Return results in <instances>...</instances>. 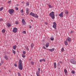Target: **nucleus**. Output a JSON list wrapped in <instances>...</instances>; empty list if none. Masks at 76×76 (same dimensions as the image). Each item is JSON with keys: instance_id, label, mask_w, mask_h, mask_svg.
I'll return each instance as SVG.
<instances>
[{"instance_id": "f257e3e1", "label": "nucleus", "mask_w": 76, "mask_h": 76, "mask_svg": "<svg viewBox=\"0 0 76 76\" xmlns=\"http://www.w3.org/2000/svg\"><path fill=\"white\" fill-rule=\"evenodd\" d=\"M18 69H20V70H22L23 69V67L22 65V61L21 60H19V64L18 65Z\"/></svg>"}, {"instance_id": "f03ea898", "label": "nucleus", "mask_w": 76, "mask_h": 76, "mask_svg": "<svg viewBox=\"0 0 76 76\" xmlns=\"http://www.w3.org/2000/svg\"><path fill=\"white\" fill-rule=\"evenodd\" d=\"M49 16L51 17L52 19H54L55 18V15H54V12H52L49 14Z\"/></svg>"}, {"instance_id": "7ed1b4c3", "label": "nucleus", "mask_w": 76, "mask_h": 76, "mask_svg": "<svg viewBox=\"0 0 76 76\" xmlns=\"http://www.w3.org/2000/svg\"><path fill=\"white\" fill-rule=\"evenodd\" d=\"M70 62L72 64H76V61H75V59L72 58L70 60Z\"/></svg>"}, {"instance_id": "20e7f679", "label": "nucleus", "mask_w": 76, "mask_h": 76, "mask_svg": "<svg viewBox=\"0 0 76 76\" xmlns=\"http://www.w3.org/2000/svg\"><path fill=\"white\" fill-rule=\"evenodd\" d=\"M14 10L13 9H10L8 10V12L10 14H12L14 13Z\"/></svg>"}, {"instance_id": "39448f33", "label": "nucleus", "mask_w": 76, "mask_h": 76, "mask_svg": "<svg viewBox=\"0 0 76 76\" xmlns=\"http://www.w3.org/2000/svg\"><path fill=\"white\" fill-rule=\"evenodd\" d=\"M12 32L14 33H16L18 32V29L16 28H14L12 30Z\"/></svg>"}, {"instance_id": "423d86ee", "label": "nucleus", "mask_w": 76, "mask_h": 76, "mask_svg": "<svg viewBox=\"0 0 76 76\" xmlns=\"http://www.w3.org/2000/svg\"><path fill=\"white\" fill-rule=\"evenodd\" d=\"M54 25H53V28H54L55 29H56L57 27V24L55 22H53Z\"/></svg>"}, {"instance_id": "0eeeda50", "label": "nucleus", "mask_w": 76, "mask_h": 76, "mask_svg": "<svg viewBox=\"0 0 76 76\" xmlns=\"http://www.w3.org/2000/svg\"><path fill=\"white\" fill-rule=\"evenodd\" d=\"M22 23L23 25H24L26 24V22H25V21L24 20V19H22Z\"/></svg>"}, {"instance_id": "6e6552de", "label": "nucleus", "mask_w": 76, "mask_h": 76, "mask_svg": "<svg viewBox=\"0 0 76 76\" xmlns=\"http://www.w3.org/2000/svg\"><path fill=\"white\" fill-rule=\"evenodd\" d=\"M54 50H55V49H54V48H53L52 49H48V50L50 51H51V52H53V51H54Z\"/></svg>"}, {"instance_id": "1a4fd4ad", "label": "nucleus", "mask_w": 76, "mask_h": 76, "mask_svg": "<svg viewBox=\"0 0 76 76\" xmlns=\"http://www.w3.org/2000/svg\"><path fill=\"white\" fill-rule=\"evenodd\" d=\"M63 12H61L60 14L59 15V16L61 17V18H63Z\"/></svg>"}, {"instance_id": "9d476101", "label": "nucleus", "mask_w": 76, "mask_h": 76, "mask_svg": "<svg viewBox=\"0 0 76 76\" xmlns=\"http://www.w3.org/2000/svg\"><path fill=\"white\" fill-rule=\"evenodd\" d=\"M65 14L66 15H69V11L67 10H65Z\"/></svg>"}, {"instance_id": "9b49d317", "label": "nucleus", "mask_w": 76, "mask_h": 76, "mask_svg": "<svg viewBox=\"0 0 76 76\" xmlns=\"http://www.w3.org/2000/svg\"><path fill=\"white\" fill-rule=\"evenodd\" d=\"M29 9L28 8H26V12L27 14V15H28L29 14Z\"/></svg>"}, {"instance_id": "f8f14e48", "label": "nucleus", "mask_w": 76, "mask_h": 76, "mask_svg": "<svg viewBox=\"0 0 76 76\" xmlns=\"http://www.w3.org/2000/svg\"><path fill=\"white\" fill-rule=\"evenodd\" d=\"M33 17H34V18H38V15L37 14H34V16H33Z\"/></svg>"}, {"instance_id": "ddd939ff", "label": "nucleus", "mask_w": 76, "mask_h": 76, "mask_svg": "<svg viewBox=\"0 0 76 76\" xmlns=\"http://www.w3.org/2000/svg\"><path fill=\"white\" fill-rule=\"evenodd\" d=\"M49 46V43H46L45 45L46 47V48H47Z\"/></svg>"}, {"instance_id": "4468645a", "label": "nucleus", "mask_w": 76, "mask_h": 76, "mask_svg": "<svg viewBox=\"0 0 76 76\" xmlns=\"http://www.w3.org/2000/svg\"><path fill=\"white\" fill-rule=\"evenodd\" d=\"M67 39L68 41H69V42H70V41H71V38L69 37H68Z\"/></svg>"}, {"instance_id": "2eb2a0df", "label": "nucleus", "mask_w": 76, "mask_h": 76, "mask_svg": "<svg viewBox=\"0 0 76 76\" xmlns=\"http://www.w3.org/2000/svg\"><path fill=\"white\" fill-rule=\"evenodd\" d=\"M42 61H45V59H40L39 60L40 62H42Z\"/></svg>"}, {"instance_id": "dca6fc26", "label": "nucleus", "mask_w": 76, "mask_h": 76, "mask_svg": "<svg viewBox=\"0 0 76 76\" xmlns=\"http://www.w3.org/2000/svg\"><path fill=\"white\" fill-rule=\"evenodd\" d=\"M30 15L32 16L33 17H34V13H33L32 12H31L30 14Z\"/></svg>"}, {"instance_id": "f3484780", "label": "nucleus", "mask_w": 76, "mask_h": 76, "mask_svg": "<svg viewBox=\"0 0 76 76\" xmlns=\"http://www.w3.org/2000/svg\"><path fill=\"white\" fill-rule=\"evenodd\" d=\"M16 47H17V46L15 45V46H13L12 47V48L14 50H16Z\"/></svg>"}, {"instance_id": "a211bd4d", "label": "nucleus", "mask_w": 76, "mask_h": 76, "mask_svg": "<svg viewBox=\"0 0 76 76\" xmlns=\"http://www.w3.org/2000/svg\"><path fill=\"white\" fill-rule=\"evenodd\" d=\"M36 73L37 76H39V74L40 73V72H37Z\"/></svg>"}, {"instance_id": "6ab92c4d", "label": "nucleus", "mask_w": 76, "mask_h": 76, "mask_svg": "<svg viewBox=\"0 0 76 76\" xmlns=\"http://www.w3.org/2000/svg\"><path fill=\"white\" fill-rule=\"evenodd\" d=\"M7 25L8 27H10V26H11V25H10L9 23H7Z\"/></svg>"}, {"instance_id": "aec40b11", "label": "nucleus", "mask_w": 76, "mask_h": 76, "mask_svg": "<svg viewBox=\"0 0 76 76\" xmlns=\"http://www.w3.org/2000/svg\"><path fill=\"white\" fill-rule=\"evenodd\" d=\"M64 43L65 45H68V43H67V41H65L64 42Z\"/></svg>"}, {"instance_id": "412c9836", "label": "nucleus", "mask_w": 76, "mask_h": 76, "mask_svg": "<svg viewBox=\"0 0 76 76\" xmlns=\"http://www.w3.org/2000/svg\"><path fill=\"white\" fill-rule=\"evenodd\" d=\"M54 68H56V62H54Z\"/></svg>"}, {"instance_id": "4be33fe9", "label": "nucleus", "mask_w": 76, "mask_h": 76, "mask_svg": "<svg viewBox=\"0 0 76 76\" xmlns=\"http://www.w3.org/2000/svg\"><path fill=\"white\" fill-rule=\"evenodd\" d=\"M20 12L21 13V15H23V9L21 10L20 11Z\"/></svg>"}, {"instance_id": "5701e85b", "label": "nucleus", "mask_w": 76, "mask_h": 76, "mask_svg": "<svg viewBox=\"0 0 76 76\" xmlns=\"http://www.w3.org/2000/svg\"><path fill=\"white\" fill-rule=\"evenodd\" d=\"M2 33H5V32H6V30L3 29L2 31Z\"/></svg>"}, {"instance_id": "b1692460", "label": "nucleus", "mask_w": 76, "mask_h": 76, "mask_svg": "<svg viewBox=\"0 0 76 76\" xmlns=\"http://www.w3.org/2000/svg\"><path fill=\"white\" fill-rule=\"evenodd\" d=\"M34 44H33V43H31V47L32 48L34 47Z\"/></svg>"}, {"instance_id": "393cba45", "label": "nucleus", "mask_w": 76, "mask_h": 76, "mask_svg": "<svg viewBox=\"0 0 76 76\" xmlns=\"http://www.w3.org/2000/svg\"><path fill=\"white\" fill-rule=\"evenodd\" d=\"M4 58L6 60H8V57L7 56H5Z\"/></svg>"}, {"instance_id": "a878e982", "label": "nucleus", "mask_w": 76, "mask_h": 76, "mask_svg": "<svg viewBox=\"0 0 76 76\" xmlns=\"http://www.w3.org/2000/svg\"><path fill=\"white\" fill-rule=\"evenodd\" d=\"M64 73L65 74L67 73V70L66 69H64Z\"/></svg>"}, {"instance_id": "bb28decb", "label": "nucleus", "mask_w": 76, "mask_h": 76, "mask_svg": "<svg viewBox=\"0 0 76 76\" xmlns=\"http://www.w3.org/2000/svg\"><path fill=\"white\" fill-rule=\"evenodd\" d=\"M50 40L51 41H53L54 40V37H51L50 38Z\"/></svg>"}, {"instance_id": "cd10ccee", "label": "nucleus", "mask_w": 76, "mask_h": 76, "mask_svg": "<svg viewBox=\"0 0 76 76\" xmlns=\"http://www.w3.org/2000/svg\"><path fill=\"white\" fill-rule=\"evenodd\" d=\"M25 55V54H22V57L24 58H25V57H26V56Z\"/></svg>"}, {"instance_id": "c85d7f7f", "label": "nucleus", "mask_w": 76, "mask_h": 76, "mask_svg": "<svg viewBox=\"0 0 76 76\" xmlns=\"http://www.w3.org/2000/svg\"><path fill=\"white\" fill-rule=\"evenodd\" d=\"M48 6L49 8H53L52 6H51L50 5H48Z\"/></svg>"}, {"instance_id": "c756f323", "label": "nucleus", "mask_w": 76, "mask_h": 76, "mask_svg": "<svg viewBox=\"0 0 76 76\" xmlns=\"http://www.w3.org/2000/svg\"><path fill=\"white\" fill-rule=\"evenodd\" d=\"M3 10V7H2L1 8H0V11H1Z\"/></svg>"}, {"instance_id": "7c9ffc66", "label": "nucleus", "mask_w": 76, "mask_h": 76, "mask_svg": "<svg viewBox=\"0 0 76 76\" xmlns=\"http://www.w3.org/2000/svg\"><path fill=\"white\" fill-rule=\"evenodd\" d=\"M64 48H62L61 50V51L62 52H63V51H64Z\"/></svg>"}, {"instance_id": "2f4dec72", "label": "nucleus", "mask_w": 76, "mask_h": 76, "mask_svg": "<svg viewBox=\"0 0 76 76\" xmlns=\"http://www.w3.org/2000/svg\"><path fill=\"white\" fill-rule=\"evenodd\" d=\"M31 63L32 65H34V63L33 62H31Z\"/></svg>"}, {"instance_id": "473e14b6", "label": "nucleus", "mask_w": 76, "mask_h": 76, "mask_svg": "<svg viewBox=\"0 0 76 76\" xmlns=\"http://www.w3.org/2000/svg\"><path fill=\"white\" fill-rule=\"evenodd\" d=\"M26 49L28 51H29V48H28V46H27L26 47Z\"/></svg>"}, {"instance_id": "72a5a7b5", "label": "nucleus", "mask_w": 76, "mask_h": 76, "mask_svg": "<svg viewBox=\"0 0 76 76\" xmlns=\"http://www.w3.org/2000/svg\"><path fill=\"white\" fill-rule=\"evenodd\" d=\"M40 70H41L40 68H39L38 69V71H37V72H40Z\"/></svg>"}, {"instance_id": "f704fd0d", "label": "nucleus", "mask_w": 76, "mask_h": 76, "mask_svg": "<svg viewBox=\"0 0 76 76\" xmlns=\"http://www.w3.org/2000/svg\"><path fill=\"white\" fill-rule=\"evenodd\" d=\"M23 54L25 55L26 54V52L25 51H23Z\"/></svg>"}, {"instance_id": "c9c22d12", "label": "nucleus", "mask_w": 76, "mask_h": 76, "mask_svg": "<svg viewBox=\"0 0 76 76\" xmlns=\"http://www.w3.org/2000/svg\"><path fill=\"white\" fill-rule=\"evenodd\" d=\"M18 76H21V74H20V73L18 72Z\"/></svg>"}, {"instance_id": "e433bc0d", "label": "nucleus", "mask_w": 76, "mask_h": 76, "mask_svg": "<svg viewBox=\"0 0 76 76\" xmlns=\"http://www.w3.org/2000/svg\"><path fill=\"white\" fill-rule=\"evenodd\" d=\"M12 52L14 54H16V52L14 50H12Z\"/></svg>"}, {"instance_id": "4c0bfd02", "label": "nucleus", "mask_w": 76, "mask_h": 76, "mask_svg": "<svg viewBox=\"0 0 76 76\" xmlns=\"http://www.w3.org/2000/svg\"><path fill=\"white\" fill-rule=\"evenodd\" d=\"M72 73H73V74H75V71H72Z\"/></svg>"}, {"instance_id": "58836bf2", "label": "nucleus", "mask_w": 76, "mask_h": 76, "mask_svg": "<svg viewBox=\"0 0 76 76\" xmlns=\"http://www.w3.org/2000/svg\"><path fill=\"white\" fill-rule=\"evenodd\" d=\"M26 4L27 6H29V2H27Z\"/></svg>"}, {"instance_id": "ea45409f", "label": "nucleus", "mask_w": 76, "mask_h": 76, "mask_svg": "<svg viewBox=\"0 0 76 76\" xmlns=\"http://www.w3.org/2000/svg\"><path fill=\"white\" fill-rule=\"evenodd\" d=\"M18 23H19L18 21H16L15 22V24H18Z\"/></svg>"}, {"instance_id": "a19ab883", "label": "nucleus", "mask_w": 76, "mask_h": 76, "mask_svg": "<svg viewBox=\"0 0 76 76\" xmlns=\"http://www.w3.org/2000/svg\"><path fill=\"white\" fill-rule=\"evenodd\" d=\"M1 21H3V19L2 18L0 19V22H1Z\"/></svg>"}, {"instance_id": "79ce46f5", "label": "nucleus", "mask_w": 76, "mask_h": 76, "mask_svg": "<svg viewBox=\"0 0 76 76\" xmlns=\"http://www.w3.org/2000/svg\"><path fill=\"white\" fill-rule=\"evenodd\" d=\"M16 10H18L19 9H18V8L16 7Z\"/></svg>"}, {"instance_id": "37998d69", "label": "nucleus", "mask_w": 76, "mask_h": 76, "mask_svg": "<svg viewBox=\"0 0 76 76\" xmlns=\"http://www.w3.org/2000/svg\"><path fill=\"white\" fill-rule=\"evenodd\" d=\"M11 3V1H9L8 2V3Z\"/></svg>"}, {"instance_id": "c03bdc74", "label": "nucleus", "mask_w": 76, "mask_h": 76, "mask_svg": "<svg viewBox=\"0 0 76 76\" xmlns=\"http://www.w3.org/2000/svg\"><path fill=\"white\" fill-rule=\"evenodd\" d=\"M23 32L24 34H26V31H23Z\"/></svg>"}, {"instance_id": "a18cd8bd", "label": "nucleus", "mask_w": 76, "mask_h": 76, "mask_svg": "<svg viewBox=\"0 0 76 76\" xmlns=\"http://www.w3.org/2000/svg\"><path fill=\"white\" fill-rule=\"evenodd\" d=\"M43 48H44V49H46V48H45V46H43Z\"/></svg>"}, {"instance_id": "49530a36", "label": "nucleus", "mask_w": 76, "mask_h": 76, "mask_svg": "<svg viewBox=\"0 0 76 76\" xmlns=\"http://www.w3.org/2000/svg\"><path fill=\"white\" fill-rule=\"evenodd\" d=\"M14 65L15 66V67H17V65L16 64H15Z\"/></svg>"}, {"instance_id": "de8ad7c7", "label": "nucleus", "mask_w": 76, "mask_h": 76, "mask_svg": "<svg viewBox=\"0 0 76 76\" xmlns=\"http://www.w3.org/2000/svg\"><path fill=\"white\" fill-rule=\"evenodd\" d=\"M73 30H72L71 31V33H73Z\"/></svg>"}, {"instance_id": "09e8293b", "label": "nucleus", "mask_w": 76, "mask_h": 76, "mask_svg": "<svg viewBox=\"0 0 76 76\" xmlns=\"http://www.w3.org/2000/svg\"><path fill=\"white\" fill-rule=\"evenodd\" d=\"M29 28H32V26H30L29 27Z\"/></svg>"}, {"instance_id": "8fccbe9b", "label": "nucleus", "mask_w": 76, "mask_h": 76, "mask_svg": "<svg viewBox=\"0 0 76 76\" xmlns=\"http://www.w3.org/2000/svg\"><path fill=\"white\" fill-rule=\"evenodd\" d=\"M45 24H46V25H47L48 24V23H45Z\"/></svg>"}, {"instance_id": "3c124183", "label": "nucleus", "mask_w": 76, "mask_h": 76, "mask_svg": "<svg viewBox=\"0 0 76 76\" xmlns=\"http://www.w3.org/2000/svg\"><path fill=\"white\" fill-rule=\"evenodd\" d=\"M22 3H24V1H23V2H22Z\"/></svg>"}, {"instance_id": "603ef678", "label": "nucleus", "mask_w": 76, "mask_h": 76, "mask_svg": "<svg viewBox=\"0 0 76 76\" xmlns=\"http://www.w3.org/2000/svg\"><path fill=\"white\" fill-rule=\"evenodd\" d=\"M1 65V63H0V66Z\"/></svg>"}, {"instance_id": "864d4df0", "label": "nucleus", "mask_w": 76, "mask_h": 76, "mask_svg": "<svg viewBox=\"0 0 76 76\" xmlns=\"http://www.w3.org/2000/svg\"><path fill=\"white\" fill-rule=\"evenodd\" d=\"M2 63H3V62H2Z\"/></svg>"}]
</instances>
